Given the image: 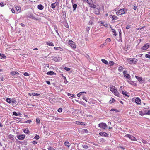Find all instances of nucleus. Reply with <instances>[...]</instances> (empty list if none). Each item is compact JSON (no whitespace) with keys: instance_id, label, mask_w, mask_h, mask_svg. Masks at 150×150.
Here are the masks:
<instances>
[{"instance_id":"1","label":"nucleus","mask_w":150,"mask_h":150,"mask_svg":"<svg viewBox=\"0 0 150 150\" xmlns=\"http://www.w3.org/2000/svg\"><path fill=\"white\" fill-rule=\"evenodd\" d=\"M110 91L115 96L120 97V94L117 90L115 89V87L112 85H111L110 87Z\"/></svg>"},{"instance_id":"2","label":"nucleus","mask_w":150,"mask_h":150,"mask_svg":"<svg viewBox=\"0 0 150 150\" xmlns=\"http://www.w3.org/2000/svg\"><path fill=\"white\" fill-rule=\"evenodd\" d=\"M127 60L131 64H135L138 61L137 59L134 58H127Z\"/></svg>"},{"instance_id":"3","label":"nucleus","mask_w":150,"mask_h":150,"mask_svg":"<svg viewBox=\"0 0 150 150\" xmlns=\"http://www.w3.org/2000/svg\"><path fill=\"white\" fill-rule=\"evenodd\" d=\"M127 10L125 8L121 9L117 11L116 14L118 16L122 15L125 14V11Z\"/></svg>"},{"instance_id":"4","label":"nucleus","mask_w":150,"mask_h":150,"mask_svg":"<svg viewBox=\"0 0 150 150\" xmlns=\"http://www.w3.org/2000/svg\"><path fill=\"white\" fill-rule=\"evenodd\" d=\"M98 126L100 128L103 129H105L108 127V126L106 124L103 122H102L99 123L98 124Z\"/></svg>"},{"instance_id":"5","label":"nucleus","mask_w":150,"mask_h":150,"mask_svg":"<svg viewBox=\"0 0 150 150\" xmlns=\"http://www.w3.org/2000/svg\"><path fill=\"white\" fill-rule=\"evenodd\" d=\"M59 0H56V2L52 3L51 5V7L52 8L54 9L56 6L59 5Z\"/></svg>"},{"instance_id":"6","label":"nucleus","mask_w":150,"mask_h":150,"mask_svg":"<svg viewBox=\"0 0 150 150\" xmlns=\"http://www.w3.org/2000/svg\"><path fill=\"white\" fill-rule=\"evenodd\" d=\"M95 8V9L94 11L95 13L97 15H99L100 13L99 11L100 9V7L98 5L96 8Z\"/></svg>"},{"instance_id":"7","label":"nucleus","mask_w":150,"mask_h":150,"mask_svg":"<svg viewBox=\"0 0 150 150\" xmlns=\"http://www.w3.org/2000/svg\"><path fill=\"white\" fill-rule=\"evenodd\" d=\"M69 45L73 48H76V45L75 44L74 42L72 40H69Z\"/></svg>"},{"instance_id":"8","label":"nucleus","mask_w":150,"mask_h":150,"mask_svg":"<svg viewBox=\"0 0 150 150\" xmlns=\"http://www.w3.org/2000/svg\"><path fill=\"white\" fill-rule=\"evenodd\" d=\"M149 43H146L142 47L141 49L143 50H145L149 48Z\"/></svg>"},{"instance_id":"9","label":"nucleus","mask_w":150,"mask_h":150,"mask_svg":"<svg viewBox=\"0 0 150 150\" xmlns=\"http://www.w3.org/2000/svg\"><path fill=\"white\" fill-rule=\"evenodd\" d=\"M79 132L81 134H83L84 133L87 134L88 132V130L86 129H83L81 130H79Z\"/></svg>"},{"instance_id":"10","label":"nucleus","mask_w":150,"mask_h":150,"mask_svg":"<svg viewBox=\"0 0 150 150\" xmlns=\"http://www.w3.org/2000/svg\"><path fill=\"white\" fill-rule=\"evenodd\" d=\"M99 134L100 135L102 136L105 137H107L108 135V134L105 132H101L99 133Z\"/></svg>"},{"instance_id":"11","label":"nucleus","mask_w":150,"mask_h":150,"mask_svg":"<svg viewBox=\"0 0 150 150\" xmlns=\"http://www.w3.org/2000/svg\"><path fill=\"white\" fill-rule=\"evenodd\" d=\"M100 26H104L105 27H107L108 26V24L105 22L103 21H101L100 22Z\"/></svg>"},{"instance_id":"12","label":"nucleus","mask_w":150,"mask_h":150,"mask_svg":"<svg viewBox=\"0 0 150 150\" xmlns=\"http://www.w3.org/2000/svg\"><path fill=\"white\" fill-rule=\"evenodd\" d=\"M18 138L20 140H22L24 139L25 138V135L24 134L20 135L17 136Z\"/></svg>"},{"instance_id":"13","label":"nucleus","mask_w":150,"mask_h":150,"mask_svg":"<svg viewBox=\"0 0 150 150\" xmlns=\"http://www.w3.org/2000/svg\"><path fill=\"white\" fill-rule=\"evenodd\" d=\"M16 13H18L21 11V8L19 6H16Z\"/></svg>"},{"instance_id":"14","label":"nucleus","mask_w":150,"mask_h":150,"mask_svg":"<svg viewBox=\"0 0 150 150\" xmlns=\"http://www.w3.org/2000/svg\"><path fill=\"white\" fill-rule=\"evenodd\" d=\"M110 18H112L113 20H115L118 19V18L117 16L115 15H110L109 16Z\"/></svg>"},{"instance_id":"15","label":"nucleus","mask_w":150,"mask_h":150,"mask_svg":"<svg viewBox=\"0 0 150 150\" xmlns=\"http://www.w3.org/2000/svg\"><path fill=\"white\" fill-rule=\"evenodd\" d=\"M28 17L29 18H31L35 20H37V19L35 18L33 14H30L28 16Z\"/></svg>"},{"instance_id":"16","label":"nucleus","mask_w":150,"mask_h":150,"mask_svg":"<svg viewBox=\"0 0 150 150\" xmlns=\"http://www.w3.org/2000/svg\"><path fill=\"white\" fill-rule=\"evenodd\" d=\"M86 93V92H80L79 93H78L77 94V96L78 97H79L81 95H83V94H85Z\"/></svg>"},{"instance_id":"17","label":"nucleus","mask_w":150,"mask_h":150,"mask_svg":"<svg viewBox=\"0 0 150 150\" xmlns=\"http://www.w3.org/2000/svg\"><path fill=\"white\" fill-rule=\"evenodd\" d=\"M98 6V5L97 6L96 5H94L93 4V2L92 3V4H91L89 5V6L92 8H96V7Z\"/></svg>"},{"instance_id":"18","label":"nucleus","mask_w":150,"mask_h":150,"mask_svg":"<svg viewBox=\"0 0 150 150\" xmlns=\"http://www.w3.org/2000/svg\"><path fill=\"white\" fill-rule=\"evenodd\" d=\"M135 102L137 104H139L141 103V100L139 98H137L135 100Z\"/></svg>"},{"instance_id":"19","label":"nucleus","mask_w":150,"mask_h":150,"mask_svg":"<svg viewBox=\"0 0 150 150\" xmlns=\"http://www.w3.org/2000/svg\"><path fill=\"white\" fill-rule=\"evenodd\" d=\"M124 76L127 79H129L131 78V76L129 74H128L125 75H124Z\"/></svg>"},{"instance_id":"20","label":"nucleus","mask_w":150,"mask_h":150,"mask_svg":"<svg viewBox=\"0 0 150 150\" xmlns=\"http://www.w3.org/2000/svg\"><path fill=\"white\" fill-rule=\"evenodd\" d=\"M46 42L47 45L50 46H54L53 43L52 42Z\"/></svg>"},{"instance_id":"21","label":"nucleus","mask_w":150,"mask_h":150,"mask_svg":"<svg viewBox=\"0 0 150 150\" xmlns=\"http://www.w3.org/2000/svg\"><path fill=\"white\" fill-rule=\"evenodd\" d=\"M38 8L39 10H42L44 8V6L40 4L38 6Z\"/></svg>"},{"instance_id":"22","label":"nucleus","mask_w":150,"mask_h":150,"mask_svg":"<svg viewBox=\"0 0 150 150\" xmlns=\"http://www.w3.org/2000/svg\"><path fill=\"white\" fill-rule=\"evenodd\" d=\"M94 0H86V2L90 5L93 2Z\"/></svg>"},{"instance_id":"23","label":"nucleus","mask_w":150,"mask_h":150,"mask_svg":"<svg viewBox=\"0 0 150 150\" xmlns=\"http://www.w3.org/2000/svg\"><path fill=\"white\" fill-rule=\"evenodd\" d=\"M23 131L26 134H29L30 133V131L27 128H26L25 129H23Z\"/></svg>"},{"instance_id":"24","label":"nucleus","mask_w":150,"mask_h":150,"mask_svg":"<svg viewBox=\"0 0 150 150\" xmlns=\"http://www.w3.org/2000/svg\"><path fill=\"white\" fill-rule=\"evenodd\" d=\"M54 49L57 50H59V51H63V49L60 47H54Z\"/></svg>"},{"instance_id":"25","label":"nucleus","mask_w":150,"mask_h":150,"mask_svg":"<svg viewBox=\"0 0 150 150\" xmlns=\"http://www.w3.org/2000/svg\"><path fill=\"white\" fill-rule=\"evenodd\" d=\"M64 144L66 146H67L68 147H69L70 146L69 143L67 141L65 142Z\"/></svg>"},{"instance_id":"26","label":"nucleus","mask_w":150,"mask_h":150,"mask_svg":"<svg viewBox=\"0 0 150 150\" xmlns=\"http://www.w3.org/2000/svg\"><path fill=\"white\" fill-rule=\"evenodd\" d=\"M14 136L10 134L8 136V138L12 140H13L14 139Z\"/></svg>"},{"instance_id":"27","label":"nucleus","mask_w":150,"mask_h":150,"mask_svg":"<svg viewBox=\"0 0 150 150\" xmlns=\"http://www.w3.org/2000/svg\"><path fill=\"white\" fill-rule=\"evenodd\" d=\"M101 61L103 63L106 64H108V62L104 59H102Z\"/></svg>"},{"instance_id":"28","label":"nucleus","mask_w":150,"mask_h":150,"mask_svg":"<svg viewBox=\"0 0 150 150\" xmlns=\"http://www.w3.org/2000/svg\"><path fill=\"white\" fill-rule=\"evenodd\" d=\"M130 137H130V139L131 140H133V141H137V139L135 138V137H134L133 136L131 135V136Z\"/></svg>"},{"instance_id":"29","label":"nucleus","mask_w":150,"mask_h":150,"mask_svg":"<svg viewBox=\"0 0 150 150\" xmlns=\"http://www.w3.org/2000/svg\"><path fill=\"white\" fill-rule=\"evenodd\" d=\"M139 114L141 116H143L145 115V112L144 111H139Z\"/></svg>"},{"instance_id":"30","label":"nucleus","mask_w":150,"mask_h":150,"mask_svg":"<svg viewBox=\"0 0 150 150\" xmlns=\"http://www.w3.org/2000/svg\"><path fill=\"white\" fill-rule=\"evenodd\" d=\"M54 74V72L52 71H50L47 73V74L48 75H53Z\"/></svg>"},{"instance_id":"31","label":"nucleus","mask_w":150,"mask_h":150,"mask_svg":"<svg viewBox=\"0 0 150 150\" xmlns=\"http://www.w3.org/2000/svg\"><path fill=\"white\" fill-rule=\"evenodd\" d=\"M144 112H145V115H150V110H145V111H144Z\"/></svg>"},{"instance_id":"32","label":"nucleus","mask_w":150,"mask_h":150,"mask_svg":"<svg viewBox=\"0 0 150 150\" xmlns=\"http://www.w3.org/2000/svg\"><path fill=\"white\" fill-rule=\"evenodd\" d=\"M16 102V100L15 98H13L11 99V102L12 103V105H13V104L15 103Z\"/></svg>"},{"instance_id":"33","label":"nucleus","mask_w":150,"mask_h":150,"mask_svg":"<svg viewBox=\"0 0 150 150\" xmlns=\"http://www.w3.org/2000/svg\"><path fill=\"white\" fill-rule=\"evenodd\" d=\"M11 99L10 98H8L6 99V101L8 103H11Z\"/></svg>"},{"instance_id":"34","label":"nucleus","mask_w":150,"mask_h":150,"mask_svg":"<svg viewBox=\"0 0 150 150\" xmlns=\"http://www.w3.org/2000/svg\"><path fill=\"white\" fill-rule=\"evenodd\" d=\"M122 93L123 95L127 96V97H129V96L127 95V92L126 91H122Z\"/></svg>"},{"instance_id":"35","label":"nucleus","mask_w":150,"mask_h":150,"mask_svg":"<svg viewBox=\"0 0 150 150\" xmlns=\"http://www.w3.org/2000/svg\"><path fill=\"white\" fill-rule=\"evenodd\" d=\"M135 77L139 81H140L142 80V78L140 77H139L137 76H135Z\"/></svg>"},{"instance_id":"36","label":"nucleus","mask_w":150,"mask_h":150,"mask_svg":"<svg viewBox=\"0 0 150 150\" xmlns=\"http://www.w3.org/2000/svg\"><path fill=\"white\" fill-rule=\"evenodd\" d=\"M77 5L76 4H74L73 6L74 10L75 11L77 8Z\"/></svg>"},{"instance_id":"37","label":"nucleus","mask_w":150,"mask_h":150,"mask_svg":"<svg viewBox=\"0 0 150 150\" xmlns=\"http://www.w3.org/2000/svg\"><path fill=\"white\" fill-rule=\"evenodd\" d=\"M114 64V62L112 61H110L109 62V65L110 66H112Z\"/></svg>"},{"instance_id":"38","label":"nucleus","mask_w":150,"mask_h":150,"mask_svg":"<svg viewBox=\"0 0 150 150\" xmlns=\"http://www.w3.org/2000/svg\"><path fill=\"white\" fill-rule=\"evenodd\" d=\"M14 119L20 122L21 121V119L20 118H19L17 117H15L14 118Z\"/></svg>"},{"instance_id":"39","label":"nucleus","mask_w":150,"mask_h":150,"mask_svg":"<svg viewBox=\"0 0 150 150\" xmlns=\"http://www.w3.org/2000/svg\"><path fill=\"white\" fill-rule=\"evenodd\" d=\"M53 59L56 61V62H58V60L57 59V57H53L52 58Z\"/></svg>"},{"instance_id":"40","label":"nucleus","mask_w":150,"mask_h":150,"mask_svg":"<svg viewBox=\"0 0 150 150\" xmlns=\"http://www.w3.org/2000/svg\"><path fill=\"white\" fill-rule=\"evenodd\" d=\"M67 95L69 96H71V97H74V95L73 94H71L69 93H67Z\"/></svg>"},{"instance_id":"41","label":"nucleus","mask_w":150,"mask_h":150,"mask_svg":"<svg viewBox=\"0 0 150 150\" xmlns=\"http://www.w3.org/2000/svg\"><path fill=\"white\" fill-rule=\"evenodd\" d=\"M107 43L106 42L104 43L103 44H101L100 46V47H103L104 46L106 45Z\"/></svg>"},{"instance_id":"42","label":"nucleus","mask_w":150,"mask_h":150,"mask_svg":"<svg viewBox=\"0 0 150 150\" xmlns=\"http://www.w3.org/2000/svg\"><path fill=\"white\" fill-rule=\"evenodd\" d=\"M112 32L113 33V35L115 36H116L117 35V34L116 33V32L115 30L113 29H112Z\"/></svg>"},{"instance_id":"43","label":"nucleus","mask_w":150,"mask_h":150,"mask_svg":"<svg viewBox=\"0 0 150 150\" xmlns=\"http://www.w3.org/2000/svg\"><path fill=\"white\" fill-rule=\"evenodd\" d=\"M40 138L39 135H36L34 137V138L38 140Z\"/></svg>"},{"instance_id":"44","label":"nucleus","mask_w":150,"mask_h":150,"mask_svg":"<svg viewBox=\"0 0 150 150\" xmlns=\"http://www.w3.org/2000/svg\"><path fill=\"white\" fill-rule=\"evenodd\" d=\"M36 121L37 123L39 124L40 122V120L39 118H37L36 119Z\"/></svg>"},{"instance_id":"45","label":"nucleus","mask_w":150,"mask_h":150,"mask_svg":"<svg viewBox=\"0 0 150 150\" xmlns=\"http://www.w3.org/2000/svg\"><path fill=\"white\" fill-rule=\"evenodd\" d=\"M10 74L12 76H14L16 75L15 71H13L10 72Z\"/></svg>"},{"instance_id":"46","label":"nucleus","mask_w":150,"mask_h":150,"mask_svg":"<svg viewBox=\"0 0 150 150\" xmlns=\"http://www.w3.org/2000/svg\"><path fill=\"white\" fill-rule=\"evenodd\" d=\"M54 30H55V31L58 34V35H59V33L57 31L58 30H57V27L56 26H54Z\"/></svg>"},{"instance_id":"47","label":"nucleus","mask_w":150,"mask_h":150,"mask_svg":"<svg viewBox=\"0 0 150 150\" xmlns=\"http://www.w3.org/2000/svg\"><path fill=\"white\" fill-rule=\"evenodd\" d=\"M32 95L34 96H38L39 95V94H38L36 93H32Z\"/></svg>"},{"instance_id":"48","label":"nucleus","mask_w":150,"mask_h":150,"mask_svg":"<svg viewBox=\"0 0 150 150\" xmlns=\"http://www.w3.org/2000/svg\"><path fill=\"white\" fill-rule=\"evenodd\" d=\"M62 108H59L57 110V111L59 112H62Z\"/></svg>"},{"instance_id":"49","label":"nucleus","mask_w":150,"mask_h":150,"mask_svg":"<svg viewBox=\"0 0 150 150\" xmlns=\"http://www.w3.org/2000/svg\"><path fill=\"white\" fill-rule=\"evenodd\" d=\"M115 100L114 98H112L111 100L110 101V103H112L114 102L115 101Z\"/></svg>"},{"instance_id":"50","label":"nucleus","mask_w":150,"mask_h":150,"mask_svg":"<svg viewBox=\"0 0 150 150\" xmlns=\"http://www.w3.org/2000/svg\"><path fill=\"white\" fill-rule=\"evenodd\" d=\"M82 146L83 148L85 149H87L88 148V146L87 145H82Z\"/></svg>"},{"instance_id":"51","label":"nucleus","mask_w":150,"mask_h":150,"mask_svg":"<svg viewBox=\"0 0 150 150\" xmlns=\"http://www.w3.org/2000/svg\"><path fill=\"white\" fill-rule=\"evenodd\" d=\"M82 99L85 101L86 102H87V100L86 99V98L85 96H83Z\"/></svg>"},{"instance_id":"52","label":"nucleus","mask_w":150,"mask_h":150,"mask_svg":"<svg viewBox=\"0 0 150 150\" xmlns=\"http://www.w3.org/2000/svg\"><path fill=\"white\" fill-rule=\"evenodd\" d=\"M74 123L75 124L80 125V122L76 121L74 122Z\"/></svg>"},{"instance_id":"53","label":"nucleus","mask_w":150,"mask_h":150,"mask_svg":"<svg viewBox=\"0 0 150 150\" xmlns=\"http://www.w3.org/2000/svg\"><path fill=\"white\" fill-rule=\"evenodd\" d=\"M1 59L6 58V57L4 54L1 55Z\"/></svg>"},{"instance_id":"54","label":"nucleus","mask_w":150,"mask_h":150,"mask_svg":"<svg viewBox=\"0 0 150 150\" xmlns=\"http://www.w3.org/2000/svg\"><path fill=\"white\" fill-rule=\"evenodd\" d=\"M81 104L82 105H83L85 107H86V104L83 102V101L81 102Z\"/></svg>"},{"instance_id":"55","label":"nucleus","mask_w":150,"mask_h":150,"mask_svg":"<svg viewBox=\"0 0 150 150\" xmlns=\"http://www.w3.org/2000/svg\"><path fill=\"white\" fill-rule=\"evenodd\" d=\"M131 135H130L127 134V135H125V137H128V138H129L130 139V137H131Z\"/></svg>"},{"instance_id":"56","label":"nucleus","mask_w":150,"mask_h":150,"mask_svg":"<svg viewBox=\"0 0 150 150\" xmlns=\"http://www.w3.org/2000/svg\"><path fill=\"white\" fill-rule=\"evenodd\" d=\"M23 74L25 76H28L29 75V74L27 72L24 73Z\"/></svg>"},{"instance_id":"57","label":"nucleus","mask_w":150,"mask_h":150,"mask_svg":"<svg viewBox=\"0 0 150 150\" xmlns=\"http://www.w3.org/2000/svg\"><path fill=\"white\" fill-rule=\"evenodd\" d=\"M111 41V39L110 38H108L106 40V42H109Z\"/></svg>"},{"instance_id":"58","label":"nucleus","mask_w":150,"mask_h":150,"mask_svg":"<svg viewBox=\"0 0 150 150\" xmlns=\"http://www.w3.org/2000/svg\"><path fill=\"white\" fill-rule=\"evenodd\" d=\"M13 115L15 116H18V114L16 112L14 111L13 112Z\"/></svg>"},{"instance_id":"59","label":"nucleus","mask_w":150,"mask_h":150,"mask_svg":"<svg viewBox=\"0 0 150 150\" xmlns=\"http://www.w3.org/2000/svg\"><path fill=\"white\" fill-rule=\"evenodd\" d=\"M145 56L147 58L150 59V55L149 54H146Z\"/></svg>"},{"instance_id":"60","label":"nucleus","mask_w":150,"mask_h":150,"mask_svg":"<svg viewBox=\"0 0 150 150\" xmlns=\"http://www.w3.org/2000/svg\"><path fill=\"white\" fill-rule=\"evenodd\" d=\"M142 142L144 144H146L148 143L145 140L143 139L142 141Z\"/></svg>"},{"instance_id":"61","label":"nucleus","mask_w":150,"mask_h":150,"mask_svg":"<svg viewBox=\"0 0 150 150\" xmlns=\"http://www.w3.org/2000/svg\"><path fill=\"white\" fill-rule=\"evenodd\" d=\"M64 69L66 71H69L71 69H70V68H67V67H65L64 68Z\"/></svg>"},{"instance_id":"62","label":"nucleus","mask_w":150,"mask_h":150,"mask_svg":"<svg viewBox=\"0 0 150 150\" xmlns=\"http://www.w3.org/2000/svg\"><path fill=\"white\" fill-rule=\"evenodd\" d=\"M31 122V120H28L27 121L25 122L24 123H30Z\"/></svg>"},{"instance_id":"63","label":"nucleus","mask_w":150,"mask_h":150,"mask_svg":"<svg viewBox=\"0 0 150 150\" xmlns=\"http://www.w3.org/2000/svg\"><path fill=\"white\" fill-rule=\"evenodd\" d=\"M122 88H123V87L122 86H121L120 87V88L119 89V91L120 92H122V91H123L122 90Z\"/></svg>"},{"instance_id":"64","label":"nucleus","mask_w":150,"mask_h":150,"mask_svg":"<svg viewBox=\"0 0 150 150\" xmlns=\"http://www.w3.org/2000/svg\"><path fill=\"white\" fill-rule=\"evenodd\" d=\"M127 71H126V70L124 71L123 72V74L124 76L126 74H127Z\"/></svg>"}]
</instances>
